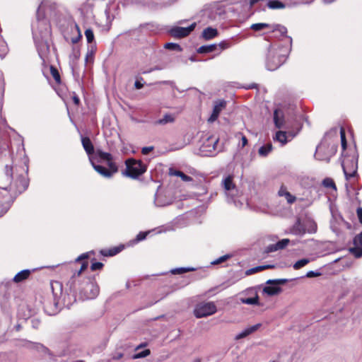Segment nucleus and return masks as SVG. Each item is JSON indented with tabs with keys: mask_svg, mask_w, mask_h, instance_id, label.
Returning <instances> with one entry per match:
<instances>
[{
	"mask_svg": "<svg viewBox=\"0 0 362 362\" xmlns=\"http://www.w3.org/2000/svg\"><path fill=\"white\" fill-rule=\"evenodd\" d=\"M164 47L168 49H172V50H181V47L178 44L173 43V42H168L165 44Z\"/></svg>",
	"mask_w": 362,
	"mask_h": 362,
	"instance_id": "43",
	"label": "nucleus"
},
{
	"mask_svg": "<svg viewBox=\"0 0 362 362\" xmlns=\"http://www.w3.org/2000/svg\"><path fill=\"white\" fill-rule=\"evenodd\" d=\"M356 213L360 223H362V208H358L356 210Z\"/></svg>",
	"mask_w": 362,
	"mask_h": 362,
	"instance_id": "61",
	"label": "nucleus"
},
{
	"mask_svg": "<svg viewBox=\"0 0 362 362\" xmlns=\"http://www.w3.org/2000/svg\"><path fill=\"white\" fill-rule=\"evenodd\" d=\"M218 142V139L214 136L207 137L199 147L200 154L202 156H212L215 155Z\"/></svg>",
	"mask_w": 362,
	"mask_h": 362,
	"instance_id": "7",
	"label": "nucleus"
},
{
	"mask_svg": "<svg viewBox=\"0 0 362 362\" xmlns=\"http://www.w3.org/2000/svg\"><path fill=\"white\" fill-rule=\"evenodd\" d=\"M90 162L95 171H97L100 175L105 177L110 178L112 176V173L108 170V169L105 167L99 165H96L92 160V158H90Z\"/></svg>",
	"mask_w": 362,
	"mask_h": 362,
	"instance_id": "20",
	"label": "nucleus"
},
{
	"mask_svg": "<svg viewBox=\"0 0 362 362\" xmlns=\"http://www.w3.org/2000/svg\"><path fill=\"white\" fill-rule=\"evenodd\" d=\"M297 133L298 132L293 133V132H291V131H288V132L279 131L276 133L274 139L279 141L283 145H284L288 142V138H289V140L292 139L296 135Z\"/></svg>",
	"mask_w": 362,
	"mask_h": 362,
	"instance_id": "16",
	"label": "nucleus"
},
{
	"mask_svg": "<svg viewBox=\"0 0 362 362\" xmlns=\"http://www.w3.org/2000/svg\"><path fill=\"white\" fill-rule=\"evenodd\" d=\"M169 175L180 177L184 182H191L193 180L192 177L185 174L183 172L173 168L169 169Z\"/></svg>",
	"mask_w": 362,
	"mask_h": 362,
	"instance_id": "23",
	"label": "nucleus"
},
{
	"mask_svg": "<svg viewBox=\"0 0 362 362\" xmlns=\"http://www.w3.org/2000/svg\"><path fill=\"white\" fill-rule=\"evenodd\" d=\"M50 72L56 83L59 84L61 83V78L58 70L55 67L52 66L50 67Z\"/></svg>",
	"mask_w": 362,
	"mask_h": 362,
	"instance_id": "39",
	"label": "nucleus"
},
{
	"mask_svg": "<svg viewBox=\"0 0 362 362\" xmlns=\"http://www.w3.org/2000/svg\"><path fill=\"white\" fill-rule=\"evenodd\" d=\"M287 45L281 44L270 45L266 59V67L269 71H274L285 63L292 47L291 37H286Z\"/></svg>",
	"mask_w": 362,
	"mask_h": 362,
	"instance_id": "1",
	"label": "nucleus"
},
{
	"mask_svg": "<svg viewBox=\"0 0 362 362\" xmlns=\"http://www.w3.org/2000/svg\"><path fill=\"white\" fill-rule=\"evenodd\" d=\"M271 32L274 33L276 37H282L284 42V45H287L286 35L287 28L280 24H272Z\"/></svg>",
	"mask_w": 362,
	"mask_h": 362,
	"instance_id": "15",
	"label": "nucleus"
},
{
	"mask_svg": "<svg viewBox=\"0 0 362 362\" xmlns=\"http://www.w3.org/2000/svg\"><path fill=\"white\" fill-rule=\"evenodd\" d=\"M218 35V30L216 28L208 27L202 31V37L206 40H211Z\"/></svg>",
	"mask_w": 362,
	"mask_h": 362,
	"instance_id": "21",
	"label": "nucleus"
},
{
	"mask_svg": "<svg viewBox=\"0 0 362 362\" xmlns=\"http://www.w3.org/2000/svg\"><path fill=\"white\" fill-rule=\"evenodd\" d=\"M8 156L13 158V153H11L9 147L6 144H4L2 146L0 147V156L1 158Z\"/></svg>",
	"mask_w": 362,
	"mask_h": 362,
	"instance_id": "32",
	"label": "nucleus"
},
{
	"mask_svg": "<svg viewBox=\"0 0 362 362\" xmlns=\"http://www.w3.org/2000/svg\"><path fill=\"white\" fill-rule=\"evenodd\" d=\"M21 182L22 184V187L21 188H18V190L21 192L26 189V188L28 186V182L24 178H21Z\"/></svg>",
	"mask_w": 362,
	"mask_h": 362,
	"instance_id": "50",
	"label": "nucleus"
},
{
	"mask_svg": "<svg viewBox=\"0 0 362 362\" xmlns=\"http://www.w3.org/2000/svg\"><path fill=\"white\" fill-rule=\"evenodd\" d=\"M305 277L311 278L317 276V271H310L305 275Z\"/></svg>",
	"mask_w": 362,
	"mask_h": 362,
	"instance_id": "60",
	"label": "nucleus"
},
{
	"mask_svg": "<svg viewBox=\"0 0 362 362\" xmlns=\"http://www.w3.org/2000/svg\"><path fill=\"white\" fill-rule=\"evenodd\" d=\"M83 286H82L79 293L83 299H94L99 293V287L94 279L86 278L83 279Z\"/></svg>",
	"mask_w": 362,
	"mask_h": 362,
	"instance_id": "5",
	"label": "nucleus"
},
{
	"mask_svg": "<svg viewBox=\"0 0 362 362\" xmlns=\"http://www.w3.org/2000/svg\"><path fill=\"white\" fill-rule=\"evenodd\" d=\"M85 36L86 37L88 43H92L94 41L93 31L90 28H88L85 30Z\"/></svg>",
	"mask_w": 362,
	"mask_h": 362,
	"instance_id": "41",
	"label": "nucleus"
},
{
	"mask_svg": "<svg viewBox=\"0 0 362 362\" xmlns=\"http://www.w3.org/2000/svg\"><path fill=\"white\" fill-rule=\"evenodd\" d=\"M340 137H341V148H342L343 151H344L346 148L347 144H346L345 131L343 127H341V129H340Z\"/></svg>",
	"mask_w": 362,
	"mask_h": 362,
	"instance_id": "40",
	"label": "nucleus"
},
{
	"mask_svg": "<svg viewBox=\"0 0 362 362\" xmlns=\"http://www.w3.org/2000/svg\"><path fill=\"white\" fill-rule=\"evenodd\" d=\"M120 250L115 247L109 250H101L100 253L104 256H114L117 255Z\"/></svg>",
	"mask_w": 362,
	"mask_h": 362,
	"instance_id": "42",
	"label": "nucleus"
},
{
	"mask_svg": "<svg viewBox=\"0 0 362 362\" xmlns=\"http://www.w3.org/2000/svg\"><path fill=\"white\" fill-rule=\"evenodd\" d=\"M81 144H82V146H83L85 151L89 156V158H91V156L94 153V146H93L90 138L87 137V136H81Z\"/></svg>",
	"mask_w": 362,
	"mask_h": 362,
	"instance_id": "19",
	"label": "nucleus"
},
{
	"mask_svg": "<svg viewBox=\"0 0 362 362\" xmlns=\"http://www.w3.org/2000/svg\"><path fill=\"white\" fill-rule=\"evenodd\" d=\"M226 102L223 100L216 102L213 112L210 117L209 118V122H214L217 119L220 112L226 107Z\"/></svg>",
	"mask_w": 362,
	"mask_h": 362,
	"instance_id": "14",
	"label": "nucleus"
},
{
	"mask_svg": "<svg viewBox=\"0 0 362 362\" xmlns=\"http://www.w3.org/2000/svg\"><path fill=\"white\" fill-rule=\"evenodd\" d=\"M261 326H262V324L258 323L255 325L248 327L245 328L244 330H243L241 332H240L238 334H237L235 336V339L236 340H239L243 338H245L247 336L250 335V334L257 331Z\"/></svg>",
	"mask_w": 362,
	"mask_h": 362,
	"instance_id": "18",
	"label": "nucleus"
},
{
	"mask_svg": "<svg viewBox=\"0 0 362 362\" xmlns=\"http://www.w3.org/2000/svg\"><path fill=\"white\" fill-rule=\"evenodd\" d=\"M272 24H268L265 23H254L250 26V28L255 31H260L264 28H268L271 30Z\"/></svg>",
	"mask_w": 362,
	"mask_h": 362,
	"instance_id": "31",
	"label": "nucleus"
},
{
	"mask_svg": "<svg viewBox=\"0 0 362 362\" xmlns=\"http://www.w3.org/2000/svg\"><path fill=\"white\" fill-rule=\"evenodd\" d=\"M6 175L8 181H11L12 180V167L9 166L8 165H6Z\"/></svg>",
	"mask_w": 362,
	"mask_h": 362,
	"instance_id": "48",
	"label": "nucleus"
},
{
	"mask_svg": "<svg viewBox=\"0 0 362 362\" xmlns=\"http://www.w3.org/2000/svg\"><path fill=\"white\" fill-rule=\"evenodd\" d=\"M310 262V260L308 259H306V258H303V259H301L298 261H297L293 265V267L294 269H299L302 267H303L304 266H305L307 264H308Z\"/></svg>",
	"mask_w": 362,
	"mask_h": 362,
	"instance_id": "37",
	"label": "nucleus"
},
{
	"mask_svg": "<svg viewBox=\"0 0 362 362\" xmlns=\"http://www.w3.org/2000/svg\"><path fill=\"white\" fill-rule=\"evenodd\" d=\"M96 153L100 158L103 160L110 161L112 159V156L110 153L103 152V151L98 149Z\"/></svg>",
	"mask_w": 362,
	"mask_h": 362,
	"instance_id": "35",
	"label": "nucleus"
},
{
	"mask_svg": "<svg viewBox=\"0 0 362 362\" xmlns=\"http://www.w3.org/2000/svg\"><path fill=\"white\" fill-rule=\"evenodd\" d=\"M281 291V288L279 286H276V285L267 286L263 288V293H266L269 296L278 295Z\"/></svg>",
	"mask_w": 362,
	"mask_h": 362,
	"instance_id": "24",
	"label": "nucleus"
},
{
	"mask_svg": "<svg viewBox=\"0 0 362 362\" xmlns=\"http://www.w3.org/2000/svg\"><path fill=\"white\" fill-rule=\"evenodd\" d=\"M88 257V252L83 253V254L81 255L80 256H78L76 259V262H79V261H81L82 259H87Z\"/></svg>",
	"mask_w": 362,
	"mask_h": 362,
	"instance_id": "59",
	"label": "nucleus"
},
{
	"mask_svg": "<svg viewBox=\"0 0 362 362\" xmlns=\"http://www.w3.org/2000/svg\"><path fill=\"white\" fill-rule=\"evenodd\" d=\"M150 354V350L149 349H145L141 352H139L138 354H136L133 356V358H141L146 357Z\"/></svg>",
	"mask_w": 362,
	"mask_h": 362,
	"instance_id": "45",
	"label": "nucleus"
},
{
	"mask_svg": "<svg viewBox=\"0 0 362 362\" xmlns=\"http://www.w3.org/2000/svg\"><path fill=\"white\" fill-rule=\"evenodd\" d=\"M341 166L346 180L354 177L358 169V154L355 150L351 154H342Z\"/></svg>",
	"mask_w": 362,
	"mask_h": 362,
	"instance_id": "3",
	"label": "nucleus"
},
{
	"mask_svg": "<svg viewBox=\"0 0 362 362\" xmlns=\"http://www.w3.org/2000/svg\"><path fill=\"white\" fill-rule=\"evenodd\" d=\"M247 144V139L245 136H243L241 138V147L243 148Z\"/></svg>",
	"mask_w": 362,
	"mask_h": 362,
	"instance_id": "62",
	"label": "nucleus"
},
{
	"mask_svg": "<svg viewBox=\"0 0 362 362\" xmlns=\"http://www.w3.org/2000/svg\"><path fill=\"white\" fill-rule=\"evenodd\" d=\"M288 192L286 187L284 185H281L279 190L278 191V195L279 197L285 196V194Z\"/></svg>",
	"mask_w": 362,
	"mask_h": 362,
	"instance_id": "51",
	"label": "nucleus"
},
{
	"mask_svg": "<svg viewBox=\"0 0 362 362\" xmlns=\"http://www.w3.org/2000/svg\"><path fill=\"white\" fill-rule=\"evenodd\" d=\"M81 275H77V274L74 272L67 282V286H69L70 291L74 294L80 292L82 286L84 285L83 281L81 282Z\"/></svg>",
	"mask_w": 362,
	"mask_h": 362,
	"instance_id": "11",
	"label": "nucleus"
},
{
	"mask_svg": "<svg viewBox=\"0 0 362 362\" xmlns=\"http://www.w3.org/2000/svg\"><path fill=\"white\" fill-rule=\"evenodd\" d=\"M274 265H271V264H267V265H263V266H258V267H253V268H251L248 270L246 271L245 274L247 275H251V274H253L256 272H261L264 269H270V268H274Z\"/></svg>",
	"mask_w": 362,
	"mask_h": 362,
	"instance_id": "28",
	"label": "nucleus"
},
{
	"mask_svg": "<svg viewBox=\"0 0 362 362\" xmlns=\"http://www.w3.org/2000/svg\"><path fill=\"white\" fill-rule=\"evenodd\" d=\"M37 349L43 353H47L48 351L47 348H46L45 346L40 344H37Z\"/></svg>",
	"mask_w": 362,
	"mask_h": 362,
	"instance_id": "58",
	"label": "nucleus"
},
{
	"mask_svg": "<svg viewBox=\"0 0 362 362\" xmlns=\"http://www.w3.org/2000/svg\"><path fill=\"white\" fill-rule=\"evenodd\" d=\"M124 354L122 352H117L112 354V360H119L123 358Z\"/></svg>",
	"mask_w": 362,
	"mask_h": 362,
	"instance_id": "56",
	"label": "nucleus"
},
{
	"mask_svg": "<svg viewBox=\"0 0 362 362\" xmlns=\"http://www.w3.org/2000/svg\"><path fill=\"white\" fill-rule=\"evenodd\" d=\"M153 150V146H146L141 149V153L144 155H147L149 152Z\"/></svg>",
	"mask_w": 362,
	"mask_h": 362,
	"instance_id": "57",
	"label": "nucleus"
},
{
	"mask_svg": "<svg viewBox=\"0 0 362 362\" xmlns=\"http://www.w3.org/2000/svg\"><path fill=\"white\" fill-rule=\"evenodd\" d=\"M354 245L353 247L349 249V251L351 254H353L356 258H359L362 257V232L358 235H356L354 238Z\"/></svg>",
	"mask_w": 362,
	"mask_h": 362,
	"instance_id": "13",
	"label": "nucleus"
},
{
	"mask_svg": "<svg viewBox=\"0 0 362 362\" xmlns=\"http://www.w3.org/2000/svg\"><path fill=\"white\" fill-rule=\"evenodd\" d=\"M231 257L230 255H225L223 256H221L218 258H217L216 259H215L214 261H213L211 262L212 264H221L225 261H226L227 259H228L230 257Z\"/></svg>",
	"mask_w": 362,
	"mask_h": 362,
	"instance_id": "44",
	"label": "nucleus"
},
{
	"mask_svg": "<svg viewBox=\"0 0 362 362\" xmlns=\"http://www.w3.org/2000/svg\"><path fill=\"white\" fill-rule=\"evenodd\" d=\"M175 120L174 117L170 114H166L163 118L155 122L156 124L164 125L168 123L173 122Z\"/></svg>",
	"mask_w": 362,
	"mask_h": 362,
	"instance_id": "29",
	"label": "nucleus"
},
{
	"mask_svg": "<svg viewBox=\"0 0 362 362\" xmlns=\"http://www.w3.org/2000/svg\"><path fill=\"white\" fill-rule=\"evenodd\" d=\"M134 86L136 89H141L143 88L144 85L139 81H136L134 83Z\"/></svg>",
	"mask_w": 362,
	"mask_h": 362,
	"instance_id": "63",
	"label": "nucleus"
},
{
	"mask_svg": "<svg viewBox=\"0 0 362 362\" xmlns=\"http://www.w3.org/2000/svg\"><path fill=\"white\" fill-rule=\"evenodd\" d=\"M288 281V280L286 279H269L266 282V284L269 285H276V286H278L279 285H283Z\"/></svg>",
	"mask_w": 362,
	"mask_h": 362,
	"instance_id": "36",
	"label": "nucleus"
},
{
	"mask_svg": "<svg viewBox=\"0 0 362 362\" xmlns=\"http://www.w3.org/2000/svg\"><path fill=\"white\" fill-rule=\"evenodd\" d=\"M289 243H290L289 239H288V238L282 239L275 244H271V245H268L265 249V252L267 253H270V252H276L279 250H283L288 245Z\"/></svg>",
	"mask_w": 362,
	"mask_h": 362,
	"instance_id": "17",
	"label": "nucleus"
},
{
	"mask_svg": "<svg viewBox=\"0 0 362 362\" xmlns=\"http://www.w3.org/2000/svg\"><path fill=\"white\" fill-rule=\"evenodd\" d=\"M146 235H147L146 233L140 232L136 235V242H139V241L144 240L146 238Z\"/></svg>",
	"mask_w": 362,
	"mask_h": 362,
	"instance_id": "54",
	"label": "nucleus"
},
{
	"mask_svg": "<svg viewBox=\"0 0 362 362\" xmlns=\"http://www.w3.org/2000/svg\"><path fill=\"white\" fill-rule=\"evenodd\" d=\"M73 101H74V104H76V105H78L79 104V103H80V100H79V98H78V97L77 95H74V96L73 97Z\"/></svg>",
	"mask_w": 362,
	"mask_h": 362,
	"instance_id": "64",
	"label": "nucleus"
},
{
	"mask_svg": "<svg viewBox=\"0 0 362 362\" xmlns=\"http://www.w3.org/2000/svg\"><path fill=\"white\" fill-rule=\"evenodd\" d=\"M204 14L207 15L208 18H210L211 21H214L216 18V13L212 11H206Z\"/></svg>",
	"mask_w": 362,
	"mask_h": 362,
	"instance_id": "52",
	"label": "nucleus"
},
{
	"mask_svg": "<svg viewBox=\"0 0 362 362\" xmlns=\"http://www.w3.org/2000/svg\"><path fill=\"white\" fill-rule=\"evenodd\" d=\"M272 150V144H267L259 148L258 153L261 156H267Z\"/></svg>",
	"mask_w": 362,
	"mask_h": 362,
	"instance_id": "30",
	"label": "nucleus"
},
{
	"mask_svg": "<svg viewBox=\"0 0 362 362\" xmlns=\"http://www.w3.org/2000/svg\"><path fill=\"white\" fill-rule=\"evenodd\" d=\"M30 274V271L29 269L22 270L13 277V281L16 283L21 282L28 279Z\"/></svg>",
	"mask_w": 362,
	"mask_h": 362,
	"instance_id": "27",
	"label": "nucleus"
},
{
	"mask_svg": "<svg viewBox=\"0 0 362 362\" xmlns=\"http://www.w3.org/2000/svg\"><path fill=\"white\" fill-rule=\"evenodd\" d=\"M217 46L218 50L221 52V51L230 47L232 46V43L229 40H223L219 44H217Z\"/></svg>",
	"mask_w": 362,
	"mask_h": 362,
	"instance_id": "38",
	"label": "nucleus"
},
{
	"mask_svg": "<svg viewBox=\"0 0 362 362\" xmlns=\"http://www.w3.org/2000/svg\"><path fill=\"white\" fill-rule=\"evenodd\" d=\"M321 187L323 188L325 192L332 196L335 197L337 194V186L332 178L326 177L321 183Z\"/></svg>",
	"mask_w": 362,
	"mask_h": 362,
	"instance_id": "12",
	"label": "nucleus"
},
{
	"mask_svg": "<svg viewBox=\"0 0 362 362\" xmlns=\"http://www.w3.org/2000/svg\"><path fill=\"white\" fill-rule=\"evenodd\" d=\"M222 185L226 192L233 190L235 187L233 182V177L231 175H228L225 177L222 182Z\"/></svg>",
	"mask_w": 362,
	"mask_h": 362,
	"instance_id": "26",
	"label": "nucleus"
},
{
	"mask_svg": "<svg viewBox=\"0 0 362 362\" xmlns=\"http://www.w3.org/2000/svg\"><path fill=\"white\" fill-rule=\"evenodd\" d=\"M195 269L193 267H180L175 268L170 271L173 274H182L188 272L194 271Z\"/></svg>",
	"mask_w": 362,
	"mask_h": 362,
	"instance_id": "33",
	"label": "nucleus"
},
{
	"mask_svg": "<svg viewBox=\"0 0 362 362\" xmlns=\"http://www.w3.org/2000/svg\"><path fill=\"white\" fill-rule=\"evenodd\" d=\"M103 267V264L101 262H94L90 266V269L92 271L101 269Z\"/></svg>",
	"mask_w": 362,
	"mask_h": 362,
	"instance_id": "49",
	"label": "nucleus"
},
{
	"mask_svg": "<svg viewBox=\"0 0 362 362\" xmlns=\"http://www.w3.org/2000/svg\"><path fill=\"white\" fill-rule=\"evenodd\" d=\"M216 310L214 303H202L197 305L194 310V314L197 318H202L214 314Z\"/></svg>",
	"mask_w": 362,
	"mask_h": 362,
	"instance_id": "8",
	"label": "nucleus"
},
{
	"mask_svg": "<svg viewBox=\"0 0 362 362\" xmlns=\"http://www.w3.org/2000/svg\"><path fill=\"white\" fill-rule=\"evenodd\" d=\"M107 163H108L107 164H108V167H109L108 170L112 172V175H113L118 170L117 166L115 163L112 162V160L107 161Z\"/></svg>",
	"mask_w": 362,
	"mask_h": 362,
	"instance_id": "46",
	"label": "nucleus"
},
{
	"mask_svg": "<svg viewBox=\"0 0 362 362\" xmlns=\"http://www.w3.org/2000/svg\"><path fill=\"white\" fill-rule=\"evenodd\" d=\"M88 264L87 262H83L80 269L77 272H75L77 274V275H81V272H83L85 269H86V268L88 267Z\"/></svg>",
	"mask_w": 362,
	"mask_h": 362,
	"instance_id": "55",
	"label": "nucleus"
},
{
	"mask_svg": "<svg viewBox=\"0 0 362 362\" xmlns=\"http://www.w3.org/2000/svg\"><path fill=\"white\" fill-rule=\"evenodd\" d=\"M274 122L275 127L278 129H281L284 127V120L283 114L281 111L276 110L274 112Z\"/></svg>",
	"mask_w": 362,
	"mask_h": 362,
	"instance_id": "22",
	"label": "nucleus"
},
{
	"mask_svg": "<svg viewBox=\"0 0 362 362\" xmlns=\"http://www.w3.org/2000/svg\"><path fill=\"white\" fill-rule=\"evenodd\" d=\"M337 150V130L334 129L326 135L322 141L318 151L320 152V160L328 162Z\"/></svg>",
	"mask_w": 362,
	"mask_h": 362,
	"instance_id": "2",
	"label": "nucleus"
},
{
	"mask_svg": "<svg viewBox=\"0 0 362 362\" xmlns=\"http://www.w3.org/2000/svg\"><path fill=\"white\" fill-rule=\"evenodd\" d=\"M218 50L217 44H211L209 45H202L198 48L197 52L200 54L210 53Z\"/></svg>",
	"mask_w": 362,
	"mask_h": 362,
	"instance_id": "25",
	"label": "nucleus"
},
{
	"mask_svg": "<svg viewBox=\"0 0 362 362\" xmlns=\"http://www.w3.org/2000/svg\"><path fill=\"white\" fill-rule=\"evenodd\" d=\"M197 25L196 23H192L186 28L174 26L170 30V34L177 38H182L188 36L192 32Z\"/></svg>",
	"mask_w": 362,
	"mask_h": 362,
	"instance_id": "9",
	"label": "nucleus"
},
{
	"mask_svg": "<svg viewBox=\"0 0 362 362\" xmlns=\"http://www.w3.org/2000/svg\"><path fill=\"white\" fill-rule=\"evenodd\" d=\"M56 8L57 4L55 2L52 0H42L36 13L37 21H43L47 15H52Z\"/></svg>",
	"mask_w": 362,
	"mask_h": 362,
	"instance_id": "6",
	"label": "nucleus"
},
{
	"mask_svg": "<svg viewBox=\"0 0 362 362\" xmlns=\"http://www.w3.org/2000/svg\"><path fill=\"white\" fill-rule=\"evenodd\" d=\"M241 302L247 305H259V297L257 294L253 298H242Z\"/></svg>",
	"mask_w": 362,
	"mask_h": 362,
	"instance_id": "34",
	"label": "nucleus"
},
{
	"mask_svg": "<svg viewBox=\"0 0 362 362\" xmlns=\"http://www.w3.org/2000/svg\"><path fill=\"white\" fill-rule=\"evenodd\" d=\"M126 170L122 173L124 175L136 179L143 175L147 170V167L141 160L129 158L125 161Z\"/></svg>",
	"mask_w": 362,
	"mask_h": 362,
	"instance_id": "4",
	"label": "nucleus"
},
{
	"mask_svg": "<svg viewBox=\"0 0 362 362\" xmlns=\"http://www.w3.org/2000/svg\"><path fill=\"white\" fill-rule=\"evenodd\" d=\"M285 198L287 201V202L290 204L294 203L296 200V198L295 196L292 195L289 192H288L286 194H285Z\"/></svg>",
	"mask_w": 362,
	"mask_h": 362,
	"instance_id": "47",
	"label": "nucleus"
},
{
	"mask_svg": "<svg viewBox=\"0 0 362 362\" xmlns=\"http://www.w3.org/2000/svg\"><path fill=\"white\" fill-rule=\"evenodd\" d=\"M8 210V206L6 204L4 206L1 203H0V217L2 216L4 214L7 212Z\"/></svg>",
	"mask_w": 362,
	"mask_h": 362,
	"instance_id": "53",
	"label": "nucleus"
},
{
	"mask_svg": "<svg viewBox=\"0 0 362 362\" xmlns=\"http://www.w3.org/2000/svg\"><path fill=\"white\" fill-rule=\"evenodd\" d=\"M262 1H266L267 6L272 10L284 9L286 7V4L279 0H250V8H252L257 4Z\"/></svg>",
	"mask_w": 362,
	"mask_h": 362,
	"instance_id": "10",
	"label": "nucleus"
}]
</instances>
